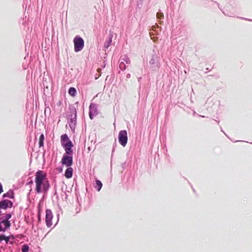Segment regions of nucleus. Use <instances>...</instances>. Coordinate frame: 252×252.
Returning a JSON list of instances; mask_svg holds the SVG:
<instances>
[{
  "label": "nucleus",
  "mask_w": 252,
  "mask_h": 252,
  "mask_svg": "<svg viewBox=\"0 0 252 252\" xmlns=\"http://www.w3.org/2000/svg\"><path fill=\"white\" fill-rule=\"evenodd\" d=\"M35 189H49L50 184L47 177V174L42 170H38L35 174Z\"/></svg>",
  "instance_id": "2"
},
{
  "label": "nucleus",
  "mask_w": 252,
  "mask_h": 252,
  "mask_svg": "<svg viewBox=\"0 0 252 252\" xmlns=\"http://www.w3.org/2000/svg\"><path fill=\"white\" fill-rule=\"evenodd\" d=\"M112 43V38L110 37L108 40L106 41L104 44V47L105 48H108V47L110 46L111 44Z\"/></svg>",
  "instance_id": "15"
},
{
  "label": "nucleus",
  "mask_w": 252,
  "mask_h": 252,
  "mask_svg": "<svg viewBox=\"0 0 252 252\" xmlns=\"http://www.w3.org/2000/svg\"><path fill=\"white\" fill-rule=\"evenodd\" d=\"M94 187L97 189H101L102 187L101 182L97 179H95L94 183L93 184Z\"/></svg>",
  "instance_id": "12"
},
{
  "label": "nucleus",
  "mask_w": 252,
  "mask_h": 252,
  "mask_svg": "<svg viewBox=\"0 0 252 252\" xmlns=\"http://www.w3.org/2000/svg\"><path fill=\"white\" fill-rule=\"evenodd\" d=\"M68 94L71 96H75L76 94V90L74 87H70L68 89Z\"/></svg>",
  "instance_id": "13"
},
{
  "label": "nucleus",
  "mask_w": 252,
  "mask_h": 252,
  "mask_svg": "<svg viewBox=\"0 0 252 252\" xmlns=\"http://www.w3.org/2000/svg\"><path fill=\"white\" fill-rule=\"evenodd\" d=\"M29 249V247L27 245H24L21 248V251L22 252H28Z\"/></svg>",
  "instance_id": "18"
},
{
  "label": "nucleus",
  "mask_w": 252,
  "mask_h": 252,
  "mask_svg": "<svg viewBox=\"0 0 252 252\" xmlns=\"http://www.w3.org/2000/svg\"><path fill=\"white\" fill-rule=\"evenodd\" d=\"M69 117H77L76 108L73 104L69 106Z\"/></svg>",
  "instance_id": "10"
},
{
  "label": "nucleus",
  "mask_w": 252,
  "mask_h": 252,
  "mask_svg": "<svg viewBox=\"0 0 252 252\" xmlns=\"http://www.w3.org/2000/svg\"><path fill=\"white\" fill-rule=\"evenodd\" d=\"M5 231V229H3V228H2L1 226V222H0V231Z\"/></svg>",
  "instance_id": "27"
},
{
  "label": "nucleus",
  "mask_w": 252,
  "mask_h": 252,
  "mask_svg": "<svg viewBox=\"0 0 252 252\" xmlns=\"http://www.w3.org/2000/svg\"><path fill=\"white\" fill-rule=\"evenodd\" d=\"M122 60L124 62H125L126 64H129L130 63V60L127 56H125Z\"/></svg>",
  "instance_id": "19"
},
{
  "label": "nucleus",
  "mask_w": 252,
  "mask_h": 252,
  "mask_svg": "<svg viewBox=\"0 0 252 252\" xmlns=\"http://www.w3.org/2000/svg\"><path fill=\"white\" fill-rule=\"evenodd\" d=\"M200 116H201V117H203V118L205 117L204 116H201V115H200Z\"/></svg>",
  "instance_id": "35"
},
{
  "label": "nucleus",
  "mask_w": 252,
  "mask_h": 252,
  "mask_svg": "<svg viewBox=\"0 0 252 252\" xmlns=\"http://www.w3.org/2000/svg\"><path fill=\"white\" fill-rule=\"evenodd\" d=\"M1 223H3L5 225V228L4 229H6L7 228H9L10 225L11 223L10 221L8 220H3L0 222Z\"/></svg>",
  "instance_id": "14"
},
{
  "label": "nucleus",
  "mask_w": 252,
  "mask_h": 252,
  "mask_svg": "<svg viewBox=\"0 0 252 252\" xmlns=\"http://www.w3.org/2000/svg\"><path fill=\"white\" fill-rule=\"evenodd\" d=\"M11 217V215L10 214H6L5 216V220H8L10 219Z\"/></svg>",
  "instance_id": "23"
},
{
  "label": "nucleus",
  "mask_w": 252,
  "mask_h": 252,
  "mask_svg": "<svg viewBox=\"0 0 252 252\" xmlns=\"http://www.w3.org/2000/svg\"><path fill=\"white\" fill-rule=\"evenodd\" d=\"M32 184H33V181L32 180L27 183V184H29V185H30Z\"/></svg>",
  "instance_id": "30"
},
{
  "label": "nucleus",
  "mask_w": 252,
  "mask_h": 252,
  "mask_svg": "<svg viewBox=\"0 0 252 252\" xmlns=\"http://www.w3.org/2000/svg\"><path fill=\"white\" fill-rule=\"evenodd\" d=\"M44 134H40V135L39 136V140L44 141Z\"/></svg>",
  "instance_id": "24"
},
{
  "label": "nucleus",
  "mask_w": 252,
  "mask_h": 252,
  "mask_svg": "<svg viewBox=\"0 0 252 252\" xmlns=\"http://www.w3.org/2000/svg\"><path fill=\"white\" fill-rule=\"evenodd\" d=\"M119 68L122 70L124 71L126 69V65L124 62H121L119 64Z\"/></svg>",
  "instance_id": "17"
},
{
  "label": "nucleus",
  "mask_w": 252,
  "mask_h": 252,
  "mask_svg": "<svg viewBox=\"0 0 252 252\" xmlns=\"http://www.w3.org/2000/svg\"><path fill=\"white\" fill-rule=\"evenodd\" d=\"M163 17H164V15H163V13L160 12H158L157 13V19H162L163 18Z\"/></svg>",
  "instance_id": "20"
},
{
  "label": "nucleus",
  "mask_w": 252,
  "mask_h": 252,
  "mask_svg": "<svg viewBox=\"0 0 252 252\" xmlns=\"http://www.w3.org/2000/svg\"><path fill=\"white\" fill-rule=\"evenodd\" d=\"M67 169H66L65 173H64V176L65 177L67 178H70L72 177L73 175V169L70 166L67 167Z\"/></svg>",
  "instance_id": "11"
},
{
  "label": "nucleus",
  "mask_w": 252,
  "mask_h": 252,
  "mask_svg": "<svg viewBox=\"0 0 252 252\" xmlns=\"http://www.w3.org/2000/svg\"><path fill=\"white\" fill-rule=\"evenodd\" d=\"M5 238V236L1 235H0V242L2 241V240H4Z\"/></svg>",
  "instance_id": "25"
},
{
  "label": "nucleus",
  "mask_w": 252,
  "mask_h": 252,
  "mask_svg": "<svg viewBox=\"0 0 252 252\" xmlns=\"http://www.w3.org/2000/svg\"><path fill=\"white\" fill-rule=\"evenodd\" d=\"M114 146H113V150H112V152H113L114 151Z\"/></svg>",
  "instance_id": "32"
},
{
  "label": "nucleus",
  "mask_w": 252,
  "mask_h": 252,
  "mask_svg": "<svg viewBox=\"0 0 252 252\" xmlns=\"http://www.w3.org/2000/svg\"><path fill=\"white\" fill-rule=\"evenodd\" d=\"M53 215L51 210L47 209L46 211V224L47 227H50L52 225V219Z\"/></svg>",
  "instance_id": "7"
},
{
  "label": "nucleus",
  "mask_w": 252,
  "mask_h": 252,
  "mask_svg": "<svg viewBox=\"0 0 252 252\" xmlns=\"http://www.w3.org/2000/svg\"><path fill=\"white\" fill-rule=\"evenodd\" d=\"M61 143L62 146L65 151V153L62 158L61 163L66 167L71 166L73 163V150L72 148L74 145L66 134L61 135Z\"/></svg>",
  "instance_id": "1"
},
{
  "label": "nucleus",
  "mask_w": 252,
  "mask_h": 252,
  "mask_svg": "<svg viewBox=\"0 0 252 252\" xmlns=\"http://www.w3.org/2000/svg\"><path fill=\"white\" fill-rule=\"evenodd\" d=\"M89 117L92 120L94 117L98 114L97 104L91 103L89 106Z\"/></svg>",
  "instance_id": "6"
},
{
  "label": "nucleus",
  "mask_w": 252,
  "mask_h": 252,
  "mask_svg": "<svg viewBox=\"0 0 252 252\" xmlns=\"http://www.w3.org/2000/svg\"><path fill=\"white\" fill-rule=\"evenodd\" d=\"M0 189H3L2 185L0 182Z\"/></svg>",
  "instance_id": "31"
},
{
  "label": "nucleus",
  "mask_w": 252,
  "mask_h": 252,
  "mask_svg": "<svg viewBox=\"0 0 252 252\" xmlns=\"http://www.w3.org/2000/svg\"><path fill=\"white\" fill-rule=\"evenodd\" d=\"M3 197H8L9 198H12L14 197L13 192L11 191H9L8 192H7V193L4 194Z\"/></svg>",
  "instance_id": "16"
},
{
  "label": "nucleus",
  "mask_w": 252,
  "mask_h": 252,
  "mask_svg": "<svg viewBox=\"0 0 252 252\" xmlns=\"http://www.w3.org/2000/svg\"><path fill=\"white\" fill-rule=\"evenodd\" d=\"M44 146V141L39 140V147L40 148Z\"/></svg>",
  "instance_id": "22"
},
{
  "label": "nucleus",
  "mask_w": 252,
  "mask_h": 252,
  "mask_svg": "<svg viewBox=\"0 0 252 252\" xmlns=\"http://www.w3.org/2000/svg\"><path fill=\"white\" fill-rule=\"evenodd\" d=\"M127 133L126 130L120 131L118 135V140L119 143L125 147L127 143Z\"/></svg>",
  "instance_id": "5"
},
{
  "label": "nucleus",
  "mask_w": 252,
  "mask_h": 252,
  "mask_svg": "<svg viewBox=\"0 0 252 252\" xmlns=\"http://www.w3.org/2000/svg\"><path fill=\"white\" fill-rule=\"evenodd\" d=\"M3 191V190H0V194L1 193V192Z\"/></svg>",
  "instance_id": "34"
},
{
  "label": "nucleus",
  "mask_w": 252,
  "mask_h": 252,
  "mask_svg": "<svg viewBox=\"0 0 252 252\" xmlns=\"http://www.w3.org/2000/svg\"><path fill=\"white\" fill-rule=\"evenodd\" d=\"M4 240L5 241V242L7 243L8 242V241H9V237H6L5 236V238L4 239Z\"/></svg>",
  "instance_id": "26"
},
{
  "label": "nucleus",
  "mask_w": 252,
  "mask_h": 252,
  "mask_svg": "<svg viewBox=\"0 0 252 252\" xmlns=\"http://www.w3.org/2000/svg\"><path fill=\"white\" fill-rule=\"evenodd\" d=\"M13 206V203L8 200H4L0 202V208L6 209L8 207L11 208Z\"/></svg>",
  "instance_id": "8"
},
{
  "label": "nucleus",
  "mask_w": 252,
  "mask_h": 252,
  "mask_svg": "<svg viewBox=\"0 0 252 252\" xmlns=\"http://www.w3.org/2000/svg\"><path fill=\"white\" fill-rule=\"evenodd\" d=\"M159 58L157 55H153L152 59L149 61L150 68L153 70H157L160 67Z\"/></svg>",
  "instance_id": "4"
},
{
  "label": "nucleus",
  "mask_w": 252,
  "mask_h": 252,
  "mask_svg": "<svg viewBox=\"0 0 252 252\" xmlns=\"http://www.w3.org/2000/svg\"><path fill=\"white\" fill-rule=\"evenodd\" d=\"M222 12L225 15H227L229 17H234L235 16L234 14L233 13H230V14H229L228 13H225L224 11H222Z\"/></svg>",
  "instance_id": "21"
},
{
  "label": "nucleus",
  "mask_w": 252,
  "mask_h": 252,
  "mask_svg": "<svg viewBox=\"0 0 252 252\" xmlns=\"http://www.w3.org/2000/svg\"><path fill=\"white\" fill-rule=\"evenodd\" d=\"M69 125L70 128L72 131H74L75 128V126L76 124V119L77 117H69Z\"/></svg>",
  "instance_id": "9"
},
{
  "label": "nucleus",
  "mask_w": 252,
  "mask_h": 252,
  "mask_svg": "<svg viewBox=\"0 0 252 252\" xmlns=\"http://www.w3.org/2000/svg\"><path fill=\"white\" fill-rule=\"evenodd\" d=\"M239 18L240 19H244V20H245L252 21V20H250V19H247V18H243V17H239Z\"/></svg>",
  "instance_id": "28"
},
{
  "label": "nucleus",
  "mask_w": 252,
  "mask_h": 252,
  "mask_svg": "<svg viewBox=\"0 0 252 252\" xmlns=\"http://www.w3.org/2000/svg\"><path fill=\"white\" fill-rule=\"evenodd\" d=\"M37 192H38V193H39V192H40V190L38 189V190H37Z\"/></svg>",
  "instance_id": "33"
},
{
  "label": "nucleus",
  "mask_w": 252,
  "mask_h": 252,
  "mask_svg": "<svg viewBox=\"0 0 252 252\" xmlns=\"http://www.w3.org/2000/svg\"><path fill=\"white\" fill-rule=\"evenodd\" d=\"M74 51L78 52L81 51L84 46V41L83 39L79 35L76 36L74 39Z\"/></svg>",
  "instance_id": "3"
},
{
  "label": "nucleus",
  "mask_w": 252,
  "mask_h": 252,
  "mask_svg": "<svg viewBox=\"0 0 252 252\" xmlns=\"http://www.w3.org/2000/svg\"><path fill=\"white\" fill-rule=\"evenodd\" d=\"M130 76H131V75L129 73L127 74L126 75V77L127 79L129 78L130 77Z\"/></svg>",
  "instance_id": "29"
}]
</instances>
